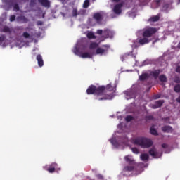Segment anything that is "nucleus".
<instances>
[{"label":"nucleus","mask_w":180,"mask_h":180,"mask_svg":"<svg viewBox=\"0 0 180 180\" xmlns=\"http://www.w3.org/2000/svg\"><path fill=\"white\" fill-rule=\"evenodd\" d=\"M148 78H150L148 73H143L139 76V81H146V79H148Z\"/></svg>","instance_id":"nucleus-18"},{"label":"nucleus","mask_w":180,"mask_h":180,"mask_svg":"<svg viewBox=\"0 0 180 180\" xmlns=\"http://www.w3.org/2000/svg\"><path fill=\"white\" fill-rule=\"evenodd\" d=\"M158 20H160V15L150 17L148 20V22H150V23H154L155 22H158Z\"/></svg>","instance_id":"nucleus-16"},{"label":"nucleus","mask_w":180,"mask_h":180,"mask_svg":"<svg viewBox=\"0 0 180 180\" xmlns=\"http://www.w3.org/2000/svg\"><path fill=\"white\" fill-rule=\"evenodd\" d=\"M73 53L76 55L78 56L79 57V56H81V52H79V49L77 47H75L73 49Z\"/></svg>","instance_id":"nucleus-27"},{"label":"nucleus","mask_w":180,"mask_h":180,"mask_svg":"<svg viewBox=\"0 0 180 180\" xmlns=\"http://www.w3.org/2000/svg\"><path fill=\"white\" fill-rule=\"evenodd\" d=\"M39 2L42 6H44V8H50V2L49 0H39Z\"/></svg>","instance_id":"nucleus-17"},{"label":"nucleus","mask_w":180,"mask_h":180,"mask_svg":"<svg viewBox=\"0 0 180 180\" xmlns=\"http://www.w3.org/2000/svg\"><path fill=\"white\" fill-rule=\"evenodd\" d=\"M96 178H98V179L103 180V176H102V174H96Z\"/></svg>","instance_id":"nucleus-39"},{"label":"nucleus","mask_w":180,"mask_h":180,"mask_svg":"<svg viewBox=\"0 0 180 180\" xmlns=\"http://www.w3.org/2000/svg\"><path fill=\"white\" fill-rule=\"evenodd\" d=\"M157 2H158V3L160 2V0H158Z\"/></svg>","instance_id":"nucleus-52"},{"label":"nucleus","mask_w":180,"mask_h":180,"mask_svg":"<svg viewBox=\"0 0 180 180\" xmlns=\"http://www.w3.org/2000/svg\"><path fill=\"white\" fill-rule=\"evenodd\" d=\"M112 144H113L114 146H116V144L117 143V142L116 141H111Z\"/></svg>","instance_id":"nucleus-45"},{"label":"nucleus","mask_w":180,"mask_h":180,"mask_svg":"<svg viewBox=\"0 0 180 180\" xmlns=\"http://www.w3.org/2000/svg\"><path fill=\"white\" fill-rule=\"evenodd\" d=\"M79 57H81L82 58H92V54L89 52H84L80 54Z\"/></svg>","instance_id":"nucleus-19"},{"label":"nucleus","mask_w":180,"mask_h":180,"mask_svg":"<svg viewBox=\"0 0 180 180\" xmlns=\"http://www.w3.org/2000/svg\"><path fill=\"white\" fill-rule=\"evenodd\" d=\"M128 56H131V53H128Z\"/></svg>","instance_id":"nucleus-51"},{"label":"nucleus","mask_w":180,"mask_h":180,"mask_svg":"<svg viewBox=\"0 0 180 180\" xmlns=\"http://www.w3.org/2000/svg\"><path fill=\"white\" fill-rule=\"evenodd\" d=\"M162 131L163 133H172V127L171 126H164L162 127Z\"/></svg>","instance_id":"nucleus-15"},{"label":"nucleus","mask_w":180,"mask_h":180,"mask_svg":"<svg viewBox=\"0 0 180 180\" xmlns=\"http://www.w3.org/2000/svg\"><path fill=\"white\" fill-rule=\"evenodd\" d=\"M126 122H131V120H133V116L131 115H127L125 118Z\"/></svg>","instance_id":"nucleus-32"},{"label":"nucleus","mask_w":180,"mask_h":180,"mask_svg":"<svg viewBox=\"0 0 180 180\" xmlns=\"http://www.w3.org/2000/svg\"><path fill=\"white\" fill-rule=\"evenodd\" d=\"M22 36L25 39H29L30 37V34L27 32H23Z\"/></svg>","instance_id":"nucleus-33"},{"label":"nucleus","mask_w":180,"mask_h":180,"mask_svg":"<svg viewBox=\"0 0 180 180\" xmlns=\"http://www.w3.org/2000/svg\"><path fill=\"white\" fill-rule=\"evenodd\" d=\"M6 39V37L5 35L2 34V35H0V43H2V41H4Z\"/></svg>","instance_id":"nucleus-37"},{"label":"nucleus","mask_w":180,"mask_h":180,"mask_svg":"<svg viewBox=\"0 0 180 180\" xmlns=\"http://www.w3.org/2000/svg\"><path fill=\"white\" fill-rule=\"evenodd\" d=\"M99 47V44L96 42H91L89 45L90 50H94L95 49H98Z\"/></svg>","instance_id":"nucleus-22"},{"label":"nucleus","mask_w":180,"mask_h":180,"mask_svg":"<svg viewBox=\"0 0 180 180\" xmlns=\"http://www.w3.org/2000/svg\"><path fill=\"white\" fill-rule=\"evenodd\" d=\"M158 32V30L155 27H149L145 30H143L142 32V37L139 39L138 43L141 46H144V44H148V43L151 42V37Z\"/></svg>","instance_id":"nucleus-1"},{"label":"nucleus","mask_w":180,"mask_h":180,"mask_svg":"<svg viewBox=\"0 0 180 180\" xmlns=\"http://www.w3.org/2000/svg\"><path fill=\"white\" fill-rule=\"evenodd\" d=\"M149 154L153 158H160V155L157 152V149L155 148H152L151 149H150Z\"/></svg>","instance_id":"nucleus-9"},{"label":"nucleus","mask_w":180,"mask_h":180,"mask_svg":"<svg viewBox=\"0 0 180 180\" xmlns=\"http://www.w3.org/2000/svg\"><path fill=\"white\" fill-rule=\"evenodd\" d=\"M103 37H104V39L113 37V32H112V31H110L109 29H105L103 32Z\"/></svg>","instance_id":"nucleus-8"},{"label":"nucleus","mask_w":180,"mask_h":180,"mask_svg":"<svg viewBox=\"0 0 180 180\" xmlns=\"http://www.w3.org/2000/svg\"><path fill=\"white\" fill-rule=\"evenodd\" d=\"M17 21L21 22V23H27V22H29V19H27L25 15H20L17 17Z\"/></svg>","instance_id":"nucleus-13"},{"label":"nucleus","mask_w":180,"mask_h":180,"mask_svg":"<svg viewBox=\"0 0 180 180\" xmlns=\"http://www.w3.org/2000/svg\"><path fill=\"white\" fill-rule=\"evenodd\" d=\"M174 82L176 84H180V77H176L174 79Z\"/></svg>","instance_id":"nucleus-36"},{"label":"nucleus","mask_w":180,"mask_h":180,"mask_svg":"<svg viewBox=\"0 0 180 180\" xmlns=\"http://www.w3.org/2000/svg\"><path fill=\"white\" fill-rule=\"evenodd\" d=\"M103 91H105L104 86H98L96 87L95 85H90L86 90L87 95H96V99L97 101H103L105 99V97L102 98V94H103Z\"/></svg>","instance_id":"nucleus-2"},{"label":"nucleus","mask_w":180,"mask_h":180,"mask_svg":"<svg viewBox=\"0 0 180 180\" xmlns=\"http://www.w3.org/2000/svg\"><path fill=\"white\" fill-rule=\"evenodd\" d=\"M89 6V0H85L83 4V8H88Z\"/></svg>","instance_id":"nucleus-29"},{"label":"nucleus","mask_w":180,"mask_h":180,"mask_svg":"<svg viewBox=\"0 0 180 180\" xmlns=\"http://www.w3.org/2000/svg\"><path fill=\"white\" fill-rule=\"evenodd\" d=\"M37 0H30V5H36Z\"/></svg>","instance_id":"nucleus-43"},{"label":"nucleus","mask_w":180,"mask_h":180,"mask_svg":"<svg viewBox=\"0 0 180 180\" xmlns=\"http://www.w3.org/2000/svg\"><path fill=\"white\" fill-rule=\"evenodd\" d=\"M37 60L39 67H43L44 65V61L43 60V56H41V55L38 54L37 56Z\"/></svg>","instance_id":"nucleus-11"},{"label":"nucleus","mask_w":180,"mask_h":180,"mask_svg":"<svg viewBox=\"0 0 180 180\" xmlns=\"http://www.w3.org/2000/svg\"><path fill=\"white\" fill-rule=\"evenodd\" d=\"M104 87V90L101 94V98H105L103 101H112L113 99V94H108V92H112L113 91V86L111 84H109L106 86H101Z\"/></svg>","instance_id":"nucleus-4"},{"label":"nucleus","mask_w":180,"mask_h":180,"mask_svg":"<svg viewBox=\"0 0 180 180\" xmlns=\"http://www.w3.org/2000/svg\"><path fill=\"white\" fill-rule=\"evenodd\" d=\"M176 72H179L180 74V66H178L176 68Z\"/></svg>","instance_id":"nucleus-44"},{"label":"nucleus","mask_w":180,"mask_h":180,"mask_svg":"<svg viewBox=\"0 0 180 180\" xmlns=\"http://www.w3.org/2000/svg\"><path fill=\"white\" fill-rule=\"evenodd\" d=\"M159 81H160V82H167V76H165V75H161L159 76Z\"/></svg>","instance_id":"nucleus-24"},{"label":"nucleus","mask_w":180,"mask_h":180,"mask_svg":"<svg viewBox=\"0 0 180 180\" xmlns=\"http://www.w3.org/2000/svg\"><path fill=\"white\" fill-rule=\"evenodd\" d=\"M130 94V93L129 92H127V95H129Z\"/></svg>","instance_id":"nucleus-50"},{"label":"nucleus","mask_w":180,"mask_h":180,"mask_svg":"<svg viewBox=\"0 0 180 180\" xmlns=\"http://www.w3.org/2000/svg\"><path fill=\"white\" fill-rule=\"evenodd\" d=\"M160 73H161V70H155V71H151L150 73V75L153 77V78H155V79H158Z\"/></svg>","instance_id":"nucleus-12"},{"label":"nucleus","mask_w":180,"mask_h":180,"mask_svg":"<svg viewBox=\"0 0 180 180\" xmlns=\"http://www.w3.org/2000/svg\"><path fill=\"white\" fill-rule=\"evenodd\" d=\"M15 19H16V16L15 15H13L10 16L9 20L10 22H15Z\"/></svg>","instance_id":"nucleus-35"},{"label":"nucleus","mask_w":180,"mask_h":180,"mask_svg":"<svg viewBox=\"0 0 180 180\" xmlns=\"http://www.w3.org/2000/svg\"><path fill=\"white\" fill-rule=\"evenodd\" d=\"M158 39H155V41H153V44H155V43H157Z\"/></svg>","instance_id":"nucleus-47"},{"label":"nucleus","mask_w":180,"mask_h":180,"mask_svg":"<svg viewBox=\"0 0 180 180\" xmlns=\"http://www.w3.org/2000/svg\"><path fill=\"white\" fill-rule=\"evenodd\" d=\"M133 143L140 146L141 148H150L153 144V141L145 137H139L133 140Z\"/></svg>","instance_id":"nucleus-3"},{"label":"nucleus","mask_w":180,"mask_h":180,"mask_svg":"<svg viewBox=\"0 0 180 180\" xmlns=\"http://www.w3.org/2000/svg\"><path fill=\"white\" fill-rule=\"evenodd\" d=\"M131 151L134 153V154H139V151L137 148H131Z\"/></svg>","instance_id":"nucleus-34"},{"label":"nucleus","mask_w":180,"mask_h":180,"mask_svg":"<svg viewBox=\"0 0 180 180\" xmlns=\"http://www.w3.org/2000/svg\"><path fill=\"white\" fill-rule=\"evenodd\" d=\"M150 134H153V136H158V132L157 130L153 127L150 128Z\"/></svg>","instance_id":"nucleus-26"},{"label":"nucleus","mask_w":180,"mask_h":180,"mask_svg":"<svg viewBox=\"0 0 180 180\" xmlns=\"http://www.w3.org/2000/svg\"><path fill=\"white\" fill-rule=\"evenodd\" d=\"M161 98V95L157 94L154 96V99H160Z\"/></svg>","instance_id":"nucleus-41"},{"label":"nucleus","mask_w":180,"mask_h":180,"mask_svg":"<svg viewBox=\"0 0 180 180\" xmlns=\"http://www.w3.org/2000/svg\"><path fill=\"white\" fill-rule=\"evenodd\" d=\"M122 8H123V4L119 3L114 6V13L116 15H120L122 13Z\"/></svg>","instance_id":"nucleus-7"},{"label":"nucleus","mask_w":180,"mask_h":180,"mask_svg":"<svg viewBox=\"0 0 180 180\" xmlns=\"http://www.w3.org/2000/svg\"><path fill=\"white\" fill-rule=\"evenodd\" d=\"M14 9H15V11H16V12H18V11H19V4H15V5H14Z\"/></svg>","instance_id":"nucleus-38"},{"label":"nucleus","mask_w":180,"mask_h":180,"mask_svg":"<svg viewBox=\"0 0 180 180\" xmlns=\"http://www.w3.org/2000/svg\"><path fill=\"white\" fill-rule=\"evenodd\" d=\"M123 171L124 172H131V171H134V166H125Z\"/></svg>","instance_id":"nucleus-21"},{"label":"nucleus","mask_w":180,"mask_h":180,"mask_svg":"<svg viewBox=\"0 0 180 180\" xmlns=\"http://www.w3.org/2000/svg\"><path fill=\"white\" fill-rule=\"evenodd\" d=\"M179 1L180 2V0H179Z\"/></svg>","instance_id":"nucleus-53"},{"label":"nucleus","mask_w":180,"mask_h":180,"mask_svg":"<svg viewBox=\"0 0 180 180\" xmlns=\"http://www.w3.org/2000/svg\"><path fill=\"white\" fill-rule=\"evenodd\" d=\"M2 32L4 33H11V28H9V27L8 26H4L2 30Z\"/></svg>","instance_id":"nucleus-28"},{"label":"nucleus","mask_w":180,"mask_h":180,"mask_svg":"<svg viewBox=\"0 0 180 180\" xmlns=\"http://www.w3.org/2000/svg\"><path fill=\"white\" fill-rule=\"evenodd\" d=\"M102 34H103V30H97V34H100V36H101V35H102Z\"/></svg>","instance_id":"nucleus-40"},{"label":"nucleus","mask_w":180,"mask_h":180,"mask_svg":"<svg viewBox=\"0 0 180 180\" xmlns=\"http://www.w3.org/2000/svg\"><path fill=\"white\" fill-rule=\"evenodd\" d=\"M47 171L48 172H49V174H54L56 171H61V167L58 166V164L53 162L49 165V167L47 169Z\"/></svg>","instance_id":"nucleus-5"},{"label":"nucleus","mask_w":180,"mask_h":180,"mask_svg":"<svg viewBox=\"0 0 180 180\" xmlns=\"http://www.w3.org/2000/svg\"><path fill=\"white\" fill-rule=\"evenodd\" d=\"M140 158L142 161H147L150 156L147 153H143L141 155Z\"/></svg>","instance_id":"nucleus-23"},{"label":"nucleus","mask_w":180,"mask_h":180,"mask_svg":"<svg viewBox=\"0 0 180 180\" xmlns=\"http://www.w3.org/2000/svg\"><path fill=\"white\" fill-rule=\"evenodd\" d=\"M103 47H105V49L103 48L98 47L96 50V54L103 56V54L108 51V49H109L110 46L109 45H103Z\"/></svg>","instance_id":"nucleus-6"},{"label":"nucleus","mask_w":180,"mask_h":180,"mask_svg":"<svg viewBox=\"0 0 180 180\" xmlns=\"http://www.w3.org/2000/svg\"><path fill=\"white\" fill-rule=\"evenodd\" d=\"M164 100H158L155 102V104L152 105L153 109H158V108H161L162 105H164Z\"/></svg>","instance_id":"nucleus-10"},{"label":"nucleus","mask_w":180,"mask_h":180,"mask_svg":"<svg viewBox=\"0 0 180 180\" xmlns=\"http://www.w3.org/2000/svg\"><path fill=\"white\" fill-rule=\"evenodd\" d=\"M93 18L98 23H99V22H102V14L100 13H94Z\"/></svg>","instance_id":"nucleus-14"},{"label":"nucleus","mask_w":180,"mask_h":180,"mask_svg":"<svg viewBox=\"0 0 180 180\" xmlns=\"http://www.w3.org/2000/svg\"><path fill=\"white\" fill-rule=\"evenodd\" d=\"M176 101L179 102V103H180V96H179V98L176 99Z\"/></svg>","instance_id":"nucleus-46"},{"label":"nucleus","mask_w":180,"mask_h":180,"mask_svg":"<svg viewBox=\"0 0 180 180\" xmlns=\"http://www.w3.org/2000/svg\"><path fill=\"white\" fill-rule=\"evenodd\" d=\"M178 47H179V49H180V42L178 44Z\"/></svg>","instance_id":"nucleus-49"},{"label":"nucleus","mask_w":180,"mask_h":180,"mask_svg":"<svg viewBox=\"0 0 180 180\" xmlns=\"http://www.w3.org/2000/svg\"><path fill=\"white\" fill-rule=\"evenodd\" d=\"M174 91H176V93H179L180 92V84H176V86H174Z\"/></svg>","instance_id":"nucleus-30"},{"label":"nucleus","mask_w":180,"mask_h":180,"mask_svg":"<svg viewBox=\"0 0 180 180\" xmlns=\"http://www.w3.org/2000/svg\"><path fill=\"white\" fill-rule=\"evenodd\" d=\"M132 57H134V58H136V56L131 54Z\"/></svg>","instance_id":"nucleus-48"},{"label":"nucleus","mask_w":180,"mask_h":180,"mask_svg":"<svg viewBox=\"0 0 180 180\" xmlns=\"http://www.w3.org/2000/svg\"><path fill=\"white\" fill-rule=\"evenodd\" d=\"M162 148H168V144H167V143H162Z\"/></svg>","instance_id":"nucleus-42"},{"label":"nucleus","mask_w":180,"mask_h":180,"mask_svg":"<svg viewBox=\"0 0 180 180\" xmlns=\"http://www.w3.org/2000/svg\"><path fill=\"white\" fill-rule=\"evenodd\" d=\"M72 15L74 18H75L76 16H77L78 15V11H77V8H74L72 10Z\"/></svg>","instance_id":"nucleus-31"},{"label":"nucleus","mask_w":180,"mask_h":180,"mask_svg":"<svg viewBox=\"0 0 180 180\" xmlns=\"http://www.w3.org/2000/svg\"><path fill=\"white\" fill-rule=\"evenodd\" d=\"M86 36L90 40H92V39H96L95 34L92 32H89Z\"/></svg>","instance_id":"nucleus-25"},{"label":"nucleus","mask_w":180,"mask_h":180,"mask_svg":"<svg viewBox=\"0 0 180 180\" xmlns=\"http://www.w3.org/2000/svg\"><path fill=\"white\" fill-rule=\"evenodd\" d=\"M124 160L127 162H128L129 164H130L131 165H133V164H134V160H133L131 158V156L130 155H127L124 157Z\"/></svg>","instance_id":"nucleus-20"}]
</instances>
